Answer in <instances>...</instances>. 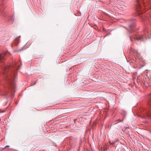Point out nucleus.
<instances>
[{"instance_id": "obj_2", "label": "nucleus", "mask_w": 151, "mask_h": 151, "mask_svg": "<svg viewBox=\"0 0 151 151\" xmlns=\"http://www.w3.org/2000/svg\"><path fill=\"white\" fill-rule=\"evenodd\" d=\"M137 3L136 6L137 11H142L143 8L142 7L140 4V2H141V1L137 0Z\"/></svg>"}, {"instance_id": "obj_10", "label": "nucleus", "mask_w": 151, "mask_h": 151, "mask_svg": "<svg viewBox=\"0 0 151 151\" xmlns=\"http://www.w3.org/2000/svg\"><path fill=\"white\" fill-rule=\"evenodd\" d=\"M132 22H133V23H134L136 21V19H132Z\"/></svg>"}, {"instance_id": "obj_13", "label": "nucleus", "mask_w": 151, "mask_h": 151, "mask_svg": "<svg viewBox=\"0 0 151 151\" xmlns=\"http://www.w3.org/2000/svg\"><path fill=\"white\" fill-rule=\"evenodd\" d=\"M9 147V145H7L6 146H5V147Z\"/></svg>"}, {"instance_id": "obj_12", "label": "nucleus", "mask_w": 151, "mask_h": 151, "mask_svg": "<svg viewBox=\"0 0 151 151\" xmlns=\"http://www.w3.org/2000/svg\"><path fill=\"white\" fill-rule=\"evenodd\" d=\"M132 25L131 24L129 26V29H132Z\"/></svg>"}, {"instance_id": "obj_14", "label": "nucleus", "mask_w": 151, "mask_h": 151, "mask_svg": "<svg viewBox=\"0 0 151 151\" xmlns=\"http://www.w3.org/2000/svg\"><path fill=\"white\" fill-rule=\"evenodd\" d=\"M113 144H114V143H111V144H111V145H113Z\"/></svg>"}, {"instance_id": "obj_6", "label": "nucleus", "mask_w": 151, "mask_h": 151, "mask_svg": "<svg viewBox=\"0 0 151 151\" xmlns=\"http://www.w3.org/2000/svg\"><path fill=\"white\" fill-rule=\"evenodd\" d=\"M147 115L149 117V118H151V111L149 110L147 113Z\"/></svg>"}, {"instance_id": "obj_5", "label": "nucleus", "mask_w": 151, "mask_h": 151, "mask_svg": "<svg viewBox=\"0 0 151 151\" xmlns=\"http://www.w3.org/2000/svg\"><path fill=\"white\" fill-rule=\"evenodd\" d=\"M143 39V36H138L135 38H134V40H142Z\"/></svg>"}, {"instance_id": "obj_16", "label": "nucleus", "mask_w": 151, "mask_h": 151, "mask_svg": "<svg viewBox=\"0 0 151 151\" xmlns=\"http://www.w3.org/2000/svg\"><path fill=\"white\" fill-rule=\"evenodd\" d=\"M36 84V83H35L34 84H34Z\"/></svg>"}, {"instance_id": "obj_11", "label": "nucleus", "mask_w": 151, "mask_h": 151, "mask_svg": "<svg viewBox=\"0 0 151 151\" xmlns=\"http://www.w3.org/2000/svg\"><path fill=\"white\" fill-rule=\"evenodd\" d=\"M149 79L150 80V82H151V75L148 77Z\"/></svg>"}, {"instance_id": "obj_7", "label": "nucleus", "mask_w": 151, "mask_h": 151, "mask_svg": "<svg viewBox=\"0 0 151 151\" xmlns=\"http://www.w3.org/2000/svg\"><path fill=\"white\" fill-rule=\"evenodd\" d=\"M141 0L142 1V3L143 4V5H144V6H146V5L145 4V2L144 1V0Z\"/></svg>"}, {"instance_id": "obj_17", "label": "nucleus", "mask_w": 151, "mask_h": 151, "mask_svg": "<svg viewBox=\"0 0 151 151\" xmlns=\"http://www.w3.org/2000/svg\"><path fill=\"white\" fill-rule=\"evenodd\" d=\"M139 16H140V17H141V15H140Z\"/></svg>"}, {"instance_id": "obj_9", "label": "nucleus", "mask_w": 151, "mask_h": 151, "mask_svg": "<svg viewBox=\"0 0 151 151\" xmlns=\"http://www.w3.org/2000/svg\"><path fill=\"white\" fill-rule=\"evenodd\" d=\"M142 82L144 85L145 86H147V84L144 81H142Z\"/></svg>"}, {"instance_id": "obj_15", "label": "nucleus", "mask_w": 151, "mask_h": 151, "mask_svg": "<svg viewBox=\"0 0 151 151\" xmlns=\"http://www.w3.org/2000/svg\"><path fill=\"white\" fill-rule=\"evenodd\" d=\"M17 39H18V37L17 38H16V40H17Z\"/></svg>"}, {"instance_id": "obj_4", "label": "nucleus", "mask_w": 151, "mask_h": 151, "mask_svg": "<svg viewBox=\"0 0 151 151\" xmlns=\"http://www.w3.org/2000/svg\"><path fill=\"white\" fill-rule=\"evenodd\" d=\"M4 53H3V54L0 53V62L3 63V61L5 59V58Z\"/></svg>"}, {"instance_id": "obj_8", "label": "nucleus", "mask_w": 151, "mask_h": 151, "mask_svg": "<svg viewBox=\"0 0 151 151\" xmlns=\"http://www.w3.org/2000/svg\"><path fill=\"white\" fill-rule=\"evenodd\" d=\"M149 100L150 101V102L149 103V104L150 105L151 104V94H150V97L149 98Z\"/></svg>"}, {"instance_id": "obj_1", "label": "nucleus", "mask_w": 151, "mask_h": 151, "mask_svg": "<svg viewBox=\"0 0 151 151\" xmlns=\"http://www.w3.org/2000/svg\"><path fill=\"white\" fill-rule=\"evenodd\" d=\"M2 68L3 70V73L4 75L6 74L7 72L9 74L12 73L10 76L8 77L7 80L9 83V89H11V88L12 89H14L15 86L14 80L16 77V75L14 72V69H13V68L14 69V66H12L10 65H6L4 64Z\"/></svg>"}, {"instance_id": "obj_3", "label": "nucleus", "mask_w": 151, "mask_h": 151, "mask_svg": "<svg viewBox=\"0 0 151 151\" xmlns=\"http://www.w3.org/2000/svg\"><path fill=\"white\" fill-rule=\"evenodd\" d=\"M117 8L120 10H123L126 9V7L124 5L119 4L117 6Z\"/></svg>"}]
</instances>
